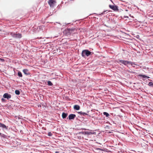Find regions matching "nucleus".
Instances as JSON below:
<instances>
[{
	"mask_svg": "<svg viewBox=\"0 0 153 153\" xmlns=\"http://www.w3.org/2000/svg\"><path fill=\"white\" fill-rule=\"evenodd\" d=\"M10 35L13 38H20L22 37V35L20 33H14L11 32L10 33Z\"/></svg>",
	"mask_w": 153,
	"mask_h": 153,
	"instance_id": "2",
	"label": "nucleus"
},
{
	"mask_svg": "<svg viewBox=\"0 0 153 153\" xmlns=\"http://www.w3.org/2000/svg\"><path fill=\"white\" fill-rule=\"evenodd\" d=\"M109 6L111 9L114 11H116L118 10L117 6L116 5H109Z\"/></svg>",
	"mask_w": 153,
	"mask_h": 153,
	"instance_id": "5",
	"label": "nucleus"
},
{
	"mask_svg": "<svg viewBox=\"0 0 153 153\" xmlns=\"http://www.w3.org/2000/svg\"><path fill=\"white\" fill-rule=\"evenodd\" d=\"M105 11H104V12H103L102 13V14H103L104 13H105Z\"/></svg>",
	"mask_w": 153,
	"mask_h": 153,
	"instance_id": "27",
	"label": "nucleus"
},
{
	"mask_svg": "<svg viewBox=\"0 0 153 153\" xmlns=\"http://www.w3.org/2000/svg\"><path fill=\"white\" fill-rule=\"evenodd\" d=\"M69 29L70 34H72L75 33L76 32V30L74 28H69Z\"/></svg>",
	"mask_w": 153,
	"mask_h": 153,
	"instance_id": "7",
	"label": "nucleus"
},
{
	"mask_svg": "<svg viewBox=\"0 0 153 153\" xmlns=\"http://www.w3.org/2000/svg\"><path fill=\"white\" fill-rule=\"evenodd\" d=\"M94 133L90 131H85V134L90 135L94 134Z\"/></svg>",
	"mask_w": 153,
	"mask_h": 153,
	"instance_id": "15",
	"label": "nucleus"
},
{
	"mask_svg": "<svg viewBox=\"0 0 153 153\" xmlns=\"http://www.w3.org/2000/svg\"><path fill=\"white\" fill-rule=\"evenodd\" d=\"M83 116H85V115H88V114H87L85 112H82V115Z\"/></svg>",
	"mask_w": 153,
	"mask_h": 153,
	"instance_id": "21",
	"label": "nucleus"
},
{
	"mask_svg": "<svg viewBox=\"0 0 153 153\" xmlns=\"http://www.w3.org/2000/svg\"><path fill=\"white\" fill-rule=\"evenodd\" d=\"M23 73L26 75H27L30 74V73L29 71L27 69H24L23 70Z\"/></svg>",
	"mask_w": 153,
	"mask_h": 153,
	"instance_id": "9",
	"label": "nucleus"
},
{
	"mask_svg": "<svg viewBox=\"0 0 153 153\" xmlns=\"http://www.w3.org/2000/svg\"><path fill=\"white\" fill-rule=\"evenodd\" d=\"M103 114L105 115L106 117H108L109 116V114L106 112H104L103 113Z\"/></svg>",
	"mask_w": 153,
	"mask_h": 153,
	"instance_id": "17",
	"label": "nucleus"
},
{
	"mask_svg": "<svg viewBox=\"0 0 153 153\" xmlns=\"http://www.w3.org/2000/svg\"><path fill=\"white\" fill-rule=\"evenodd\" d=\"M0 60L2 62H3L4 61V60L3 59H2L1 58H0Z\"/></svg>",
	"mask_w": 153,
	"mask_h": 153,
	"instance_id": "25",
	"label": "nucleus"
},
{
	"mask_svg": "<svg viewBox=\"0 0 153 153\" xmlns=\"http://www.w3.org/2000/svg\"><path fill=\"white\" fill-rule=\"evenodd\" d=\"M82 112L81 111H80V112H78V114H80L81 115H82Z\"/></svg>",
	"mask_w": 153,
	"mask_h": 153,
	"instance_id": "23",
	"label": "nucleus"
},
{
	"mask_svg": "<svg viewBox=\"0 0 153 153\" xmlns=\"http://www.w3.org/2000/svg\"><path fill=\"white\" fill-rule=\"evenodd\" d=\"M48 4L51 7H53L56 3L55 0H49Z\"/></svg>",
	"mask_w": 153,
	"mask_h": 153,
	"instance_id": "4",
	"label": "nucleus"
},
{
	"mask_svg": "<svg viewBox=\"0 0 153 153\" xmlns=\"http://www.w3.org/2000/svg\"><path fill=\"white\" fill-rule=\"evenodd\" d=\"M149 86H153V84L152 82H149Z\"/></svg>",
	"mask_w": 153,
	"mask_h": 153,
	"instance_id": "20",
	"label": "nucleus"
},
{
	"mask_svg": "<svg viewBox=\"0 0 153 153\" xmlns=\"http://www.w3.org/2000/svg\"><path fill=\"white\" fill-rule=\"evenodd\" d=\"M1 134V133L0 132V135Z\"/></svg>",
	"mask_w": 153,
	"mask_h": 153,
	"instance_id": "28",
	"label": "nucleus"
},
{
	"mask_svg": "<svg viewBox=\"0 0 153 153\" xmlns=\"http://www.w3.org/2000/svg\"><path fill=\"white\" fill-rule=\"evenodd\" d=\"M76 116L74 114H71L68 116V118L69 120H72L74 119Z\"/></svg>",
	"mask_w": 153,
	"mask_h": 153,
	"instance_id": "10",
	"label": "nucleus"
},
{
	"mask_svg": "<svg viewBox=\"0 0 153 153\" xmlns=\"http://www.w3.org/2000/svg\"><path fill=\"white\" fill-rule=\"evenodd\" d=\"M11 95L8 93H5L3 95V97L5 98H7L8 100L10 99L11 98Z\"/></svg>",
	"mask_w": 153,
	"mask_h": 153,
	"instance_id": "6",
	"label": "nucleus"
},
{
	"mask_svg": "<svg viewBox=\"0 0 153 153\" xmlns=\"http://www.w3.org/2000/svg\"><path fill=\"white\" fill-rule=\"evenodd\" d=\"M18 75L20 77H22V74L20 72H18Z\"/></svg>",
	"mask_w": 153,
	"mask_h": 153,
	"instance_id": "19",
	"label": "nucleus"
},
{
	"mask_svg": "<svg viewBox=\"0 0 153 153\" xmlns=\"http://www.w3.org/2000/svg\"><path fill=\"white\" fill-rule=\"evenodd\" d=\"M1 100L2 102H4L5 101V100L4 99L2 98L1 99Z\"/></svg>",
	"mask_w": 153,
	"mask_h": 153,
	"instance_id": "24",
	"label": "nucleus"
},
{
	"mask_svg": "<svg viewBox=\"0 0 153 153\" xmlns=\"http://www.w3.org/2000/svg\"><path fill=\"white\" fill-rule=\"evenodd\" d=\"M118 63H121L124 64V65H126L128 64H131V65L134 64V63L130 61L125 60L123 59H119L118 61H117Z\"/></svg>",
	"mask_w": 153,
	"mask_h": 153,
	"instance_id": "1",
	"label": "nucleus"
},
{
	"mask_svg": "<svg viewBox=\"0 0 153 153\" xmlns=\"http://www.w3.org/2000/svg\"><path fill=\"white\" fill-rule=\"evenodd\" d=\"M48 85H49L52 86L53 85V84L50 81H48Z\"/></svg>",
	"mask_w": 153,
	"mask_h": 153,
	"instance_id": "18",
	"label": "nucleus"
},
{
	"mask_svg": "<svg viewBox=\"0 0 153 153\" xmlns=\"http://www.w3.org/2000/svg\"><path fill=\"white\" fill-rule=\"evenodd\" d=\"M15 93L17 95H19L20 94V92L19 90H16L15 91Z\"/></svg>",
	"mask_w": 153,
	"mask_h": 153,
	"instance_id": "16",
	"label": "nucleus"
},
{
	"mask_svg": "<svg viewBox=\"0 0 153 153\" xmlns=\"http://www.w3.org/2000/svg\"><path fill=\"white\" fill-rule=\"evenodd\" d=\"M139 76H141L142 77L144 78L148 79V78H149V76H147L146 75H141V74L139 75Z\"/></svg>",
	"mask_w": 153,
	"mask_h": 153,
	"instance_id": "14",
	"label": "nucleus"
},
{
	"mask_svg": "<svg viewBox=\"0 0 153 153\" xmlns=\"http://www.w3.org/2000/svg\"><path fill=\"white\" fill-rule=\"evenodd\" d=\"M55 153H59V152L56 151L55 152Z\"/></svg>",
	"mask_w": 153,
	"mask_h": 153,
	"instance_id": "26",
	"label": "nucleus"
},
{
	"mask_svg": "<svg viewBox=\"0 0 153 153\" xmlns=\"http://www.w3.org/2000/svg\"><path fill=\"white\" fill-rule=\"evenodd\" d=\"M91 54V52L88 50H85L82 51V56H88Z\"/></svg>",
	"mask_w": 153,
	"mask_h": 153,
	"instance_id": "3",
	"label": "nucleus"
},
{
	"mask_svg": "<svg viewBox=\"0 0 153 153\" xmlns=\"http://www.w3.org/2000/svg\"><path fill=\"white\" fill-rule=\"evenodd\" d=\"M68 114L63 112L62 114V117L63 118H65L67 116Z\"/></svg>",
	"mask_w": 153,
	"mask_h": 153,
	"instance_id": "13",
	"label": "nucleus"
},
{
	"mask_svg": "<svg viewBox=\"0 0 153 153\" xmlns=\"http://www.w3.org/2000/svg\"><path fill=\"white\" fill-rule=\"evenodd\" d=\"M74 108L75 110H78L80 109V107L78 105H75L74 106Z\"/></svg>",
	"mask_w": 153,
	"mask_h": 153,
	"instance_id": "12",
	"label": "nucleus"
},
{
	"mask_svg": "<svg viewBox=\"0 0 153 153\" xmlns=\"http://www.w3.org/2000/svg\"><path fill=\"white\" fill-rule=\"evenodd\" d=\"M49 136H51L52 135V134L51 132H49L48 134Z\"/></svg>",
	"mask_w": 153,
	"mask_h": 153,
	"instance_id": "22",
	"label": "nucleus"
},
{
	"mask_svg": "<svg viewBox=\"0 0 153 153\" xmlns=\"http://www.w3.org/2000/svg\"><path fill=\"white\" fill-rule=\"evenodd\" d=\"M0 127H2L3 128H5L6 129H7V127L4 124L2 123H0Z\"/></svg>",
	"mask_w": 153,
	"mask_h": 153,
	"instance_id": "11",
	"label": "nucleus"
},
{
	"mask_svg": "<svg viewBox=\"0 0 153 153\" xmlns=\"http://www.w3.org/2000/svg\"><path fill=\"white\" fill-rule=\"evenodd\" d=\"M64 33L67 36H68L71 35L69 29V28H68L65 30L64 31Z\"/></svg>",
	"mask_w": 153,
	"mask_h": 153,
	"instance_id": "8",
	"label": "nucleus"
}]
</instances>
